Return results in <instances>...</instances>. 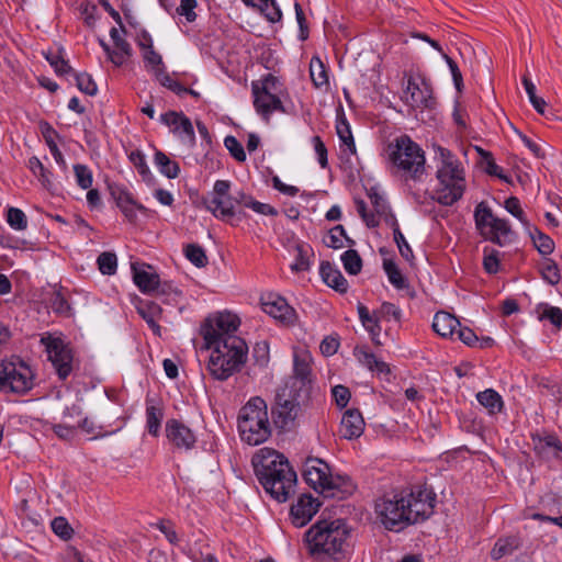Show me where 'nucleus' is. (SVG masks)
Segmentation results:
<instances>
[{
	"mask_svg": "<svg viewBox=\"0 0 562 562\" xmlns=\"http://www.w3.org/2000/svg\"><path fill=\"white\" fill-rule=\"evenodd\" d=\"M41 344L45 347L58 378L66 380L74 370V352L60 336L44 334Z\"/></svg>",
	"mask_w": 562,
	"mask_h": 562,
	"instance_id": "12",
	"label": "nucleus"
},
{
	"mask_svg": "<svg viewBox=\"0 0 562 562\" xmlns=\"http://www.w3.org/2000/svg\"><path fill=\"white\" fill-rule=\"evenodd\" d=\"M137 312L142 316L143 319L148 324L149 328L156 336L161 335V328L157 323V319L160 318L162 314V308L160 305L154 301H140L137 306Z\"/></svg>",
	"mask_w": 562,
	"mask_h": 562,
	"instance_id": "28",
	"label": "nucleus"
},
{
	"mask_svg": "<svg viewBox=\"0 0 562 562\" xmlns=\"http://www.w3.org/2000/svg\"><path fill=\"white\" fill-rule=\"evenodd\" d=\"M33 386L31 368L19 358L0 362V392L25 394Z\"/></svg>",
	"mask_w": 562,
	"mask_h": 562,
	"instance_id": "9",
	"label": "nucleus"
},
{
	"mask_svg": "<svg viewBox=\"0 0 562 562\" xmlns=\"http://www.w3.org/2000/svg\"><path fill=\"white\" fill-rule=\"evenodd\" d=\"M344 239L347 240L348 245H352L353 241L346 235V231L342 225L333 227L327 236L324 238V243L327 247L339 249L345 246Z\"/></svg>",
	"mask_w": 562,
	"mask_h": 562,
	"instance_id": "38",
	"label": "nucleus"
},
{
	"mask_svg": "<svg viewBox=\"0 0 562 562\" xmlns=\"http://www.w3.org/2000/svg\"><path fill=\"white\" fill-rule=\"evenodd\" d=\"M522 85L532 106L536 109L538 113L544 114L547 102L542 98L537 97L536 86L533 85V82L527 76H524Z\"/></svg>",
	"mask_w": 562,
	"mask_h": 562,
	"instance_id": "47",
	"label": "nucleus"
},
{
	"mask_svg": "<svg viewBox=\"0 0 562 562\" xmlns=\"http://www.w3.org/2000/svg\"><path fill=\"white\" fill-rule=\"evenodd\" d=\"M29 168L31 169L33 175L40 180V182L45 189H52V172L44 167V165L37 157L33 156L29 159Z\"/></svg>",
	"mask_w": 562,
	"mask_h": 562,
	"instance_id": "39",
	"label": "nucleus"
},
{
	"mask_svg": "<svg viewBox=\"0 0 562 562\" xmlns=\"http://www.w3.org/2000/svg\"><path fill=\"white\" fill-rule=\"evenodd\" d=\"M224 145L229 151V154L239 162H244L246 160V153L244 150L243 145L238 142V139L234 136H226L224 139Z\"/></svg>",
	"mask_w": 562,
	"mask_h": 562,
	"instance_id": "56",
	"label": "nucleus"
},
{
	"mask_svg": "<svg viewBox=\"0 0 562 562\" xmlns=\"http://www.w3.org/2000/svg\"><path fill=\"white\" fill-rule=\"evenodd\" d=\"M231 182L228 180H216L213 186L211 198L203 200V205L216 218L231 221L235 214L234 199L229 194Z\"/></svg>",
	"mask_w": 562,
	"mask_h": 562,
	"instance_id": "13",
	"label": "nucleus"
},
{
	"mask_svg": "<svg viewBox=\"0 0 562 562\" xmlns=\"http://www.w3.org/2000/svg\"><path fill=\"white\" fill-rule=\"evenodd\" d=\"M540 318L549 319L557 328H561L562 310L560 307L546 305Z\"/></svg>",
	"mask_w": 562,
	"mask_h": 562,
	"instance_id": "64",
	"label": "nucleus"
},
{
	"mask_svg": "<svg viewBox=\"0 0 562 562\" xmlns=\"http://www.w3.org/2000/svg\"><path fill=\"white\" fill-rule=\"evenodd\" d=\"M291 390L308 393L311 384V357L308 353H295Z\"/></svg>",
	"mask_w": 562,
	"mask_h": 562,
	"instance_id": "19",
	"label": "nucleus"
},
{
	"mask_svg": "<svg viewBox=\"0 0 562 562\" xmlns=\"http://www.w3.org/2000/svg\"><path fill=\"white\" fill-rule=\"evenodd\" d=\"M520 547V540L518 537L512 536L504 539H498L492 549L491 555L494 560L512 554L515 550Z\"/></svg>",
	"mask_w": 562,
	"mask_h": 562,
	"instance_id": "34",
	"label": "nucleus"
},
{
	"mask_svg": "<svg viewBox=\"0 0 562 562\" xmlns=\"http://www.w3.org/2000/svg\"><path fill=\"white\" fill-rule=\"evenodd\" d=\"M436 494L426 485H414L375 501L374 512L381 525L390 531L424 521L434 513Z\"/></svg>",
	"mask_w": 562,
	"mask_h": 562,
	"instance_id": "1",
	"label": "nucleus"
},
{
	"mask_svg": "<svg viewBox=\"0 0 562 562\" xmlns=\"http://www.w3.org/2000/svg\"><path fill=\"white\" fill-rule=\"evenodd\" d=\"M261 305L265 313L286 325L294 324L296 319L295 310L288 304L285 299L276 293L262 295Z\"/></svg>",
	"mask_w": 562,
	"mask_h": 562,
	"instance_id": "15",
	"label": "nucleus"
},
{
	"mask_svg": "<svg viewBox=\"0 0 562 562\" xmlns=\"http://www.w3.org/2000/svg\"><path fill=\"white\" fill-rule=\"evenodd\" d=\"M154 293L156 296L161 297L164 303H177L181 296V291L170 282H160L158 288H155Z\"/></svg>",
	"mask_w": 562,
	"mask_h": 562,
	"instance_id": "42",
	"label": "nucleus"
},
{
	"mask_svg": "<svg viewBox=\"0 0 562 562\" xmlns=\"http://www.w3.org/2000/svg\"><path fill=\"white\" fill-rule=\"evenodd\" d=\"M52 429L58 438L67 441L72 440L77 434V425L68 420L54 424Z\"/></svg>",
	"mask_w": 562,
	"mask_h": 562,
	"instance_id": "51",
	"label": "nucleus"
},
{
	"mask_svg": "<svg viewBox=\"0 0 562 562\" xmlns=\"http://www.w3.org/2000/svg\"><path fill=\"white\" fill-rule=\"evenodd\" d=\"M183 144L192 147L195 144V134L193 125L188 116L184 115L180 124L179 133H175Z\"/></svg>",
	"mask_w": 562,
	"mask_h": 562,
	"instance_id": "53",
	"label": "nucleus"
},
{
	"mask_svg": "<svg viewBox=\"0 0 562 562\" xmlns=\"http://www.w3.org/2000/svg\"><path fill=\"white\" fill-rule=\"evenodd\" d=\"M319 502L312 495H301L295 504L291 507V518L295 527L305 526L317 513Z\"/></svg>",
	"mask_w": 562,
	"mask_h": 562,
	"instance_id": "20",
	"label": "nucleus"
},
{
	"mask_svg": "<svg viewBox=\"0 0 562 562\" xmlns=\"http://www.w3.org/2000/svg\"><path fill=\"white\" fill-rule=\"evenodd\" d=\"M97 263L102 274L112 276L116 272L117 258L113 252H102L99 255Z\"/></svg>",
	"mask_w": 562,
	"mask_h": 562,
	"instance_id": "49",
	"label": "nucleus"
},
{
	"mask_svg": "<svg viewBox=\"0 0 562 562\" xmlns=\"http://www.w3.org/2000/svg\"><path fill=\"white\" fill-rule=\"evenodd\" d=\"M329 474V467L321 459L310 458L306 460L303 476L306 483L315 491L322 493L324 487L328 486L327 480Z\"/></svg>",
	"mask_w": 562,
	"mask_h": 562,
	"instance_id": "18",
	"label": "nucleus"
},
{
	"mask_svg": "<svg viewBox=\"0 0 562 562\" xmlns=\"http://www.w3.org/2000/svg\"><path fill=\"white\" fill-rule=\"evenodd\" d=\"M252 465L255 469L256 475H265L268 471H273V469H279L280 463H289L288 459L271 448H261L258 450L252 457Z\"/></svg>",
	"mask_w": 562,
	"mask_h": 562,
	"instance_id": "21",
	"label": "nucleus"
},
{
	"mask_svg": "<svg viewBox=\"0 0 562 562\" xmlns=\"http://www.w3.org/2000/svg\"><path fill=\"white\" fill-rule=\"evenodd\" d=\"M183 255L192 265L198 268H204L209 263L205 250L199 244H187L183 247Z\"/></svg>",
	"mask_w": 562,
	"mask_h": 562,
	"instance_id": "36",
	"label": "nucleus"
},
{
	"mask_svg": "<svg viewBox=\"0 0 562 562\" xmlns=\"http://www.w3.org/2000/svg\"><path fill=\"white\" fill-rule=\"evenodd\" d=\"M483 267L490 274H495L498 272L499 258L497 250L484 248Z\"/></svg>",
	"mask_w": 562,
	"mask_h": 562,
	"instance_id": "57",
	"label": "nucleus"
},
{
	"mask_svg": "<svg viewBox=\"0 0 562 562\" xmlns=\"http://www.w3.org/2000/svg\"><path fill=\"white\" fill-rule=\"evenodd\" d=\"M392 164L404 172L406 178L420 180L425 173V155L418 144L407 135H402L387 146Z\"/></svg>",
	"mask_w": 562,
	"mask_h": 562,
	"instance_id": "6",
	"label": "nucleus"
},
{
	"mask_svg": "<svg viewBox=\"0 0 562 562\" xmlns=\"http://www.w3.org/2000/svg\"><path fill=\"white\" fill-rule=\"evenodd\" d=\"M74 172L76 177L77 184L83 189L88 190L92 186L93 177L91 170L81 164H77L74 166Z\"/></svg>",
	"mask_w": 562,
	"mask_h": 562,
	"instance_id": "52",
	"label": "nucleus"
},
{
	"mask_svg": "<svg viewBox=\"0 0 562 562\" xmlns=\"http://www.w3.org/2000/svg\"><path fill=\"white\" fill-rule=\"evenodd\" d=\"M76 82H77V87L80 91H82L89 95H94L97 93V85L92 80L90 75H88L86 72L77 74Z\"/></svg>",
	"mask_w": 562,
	"mask_h": 562,
	"instance_id": "61",
	"label": "nucleus"
},
{
	"mask_svg": "<svg viewBox=\"0 0 562 562\" xmlns=\"http://www.w3.org/2000/svg\"><path fill=\"white\" fill-rule=\"evenodd\" d=\"M435 159L439 161L436 177L439 188L436 200L442 205H452L459 201L465 189L464 169L457 156L449 149L435 145Z\"/></svg>",
	"mask_w": 562,
	"mask_h": 562,
	"instance_id": "3",
	"label": "nucleus"
},
{
	"mask_svg": "<svg viewBox=\"0 0 562 562\" xmlns=\"http://www.w3.org/2000/svg\"><path fill=\"white\" fill-rule=\"evenodd\" d=\"M154 162L159 172L169 179H175L180 173V167L177 161L171 160L165 153L156 150Z\"/></svg>",
	"mask_w": 562,
	"mask_h": 562,
	"instance_id": "32",
	"label": "nucleus"
},
{
	"mask_svg": "<svg viewBox=\"0 0 562 562\" xmlns=\"http://www.w3.org/2000/svg\"><path fill=\"white\" fill-rule=\"evenodd\" d=\"M327 483L328 486L322 492L326 497L345 498L356 491V485L348 475L329 474Z\"/></svg>",
	"mask_w": 562,
	"mask_h": 562,
	"instance_id": "25",
	"label": "nucleus"
},
{
	"mask_svg": "<svg viewBox=\"0 0 562 562\" xmlns=\"http://www.w3.org/2000/svg\"><path fill=\"white\" fill-rule=\"evenodd\" d=\"M393 238L398 248L401 256L406 260L413 259L414 258L413 250H412L411 246L408 245L407 240L405 239L400 227L395 228V234L393 235Z\"/></svg>",
	"mask_w": 562,
	"mask_h": 562,
	"instance_id": "60",
	"label": "nucleus"
},
{
	"mask_svg": "<svg viewBox=\"0 0 562 562\" xmlns=\"http://www.w3.org/2000/svg\"><path fill=\"white\" fill-rule=\"evenodd\" d=\"M7 222L15 231H24L27 227V217L25 213L18 207H9L7 211Z\"/></svg>",
	"mask_w": 562,
	"mask_h": 562,
	"instance_id": "48",
	"label": "nucleus"
},
{
	"mask_svg": "<svg viewBox=\"0 0 562 562\" xmlns=\"http://www.w3.org/2000/svg\"><path fill=\"white\" fill-rule=\"evenodd\" d=\"M239 324V318L235 314L229 312L220 313L214 324H205L202 327V335L206 347L212 348L213 345L223 344L227 337H236L234 333Z\"/></svg>",
	"mask_w": 562,
	"mask_h": 562,
	"instance_id": "14",
	"label": "nucleus"
},
{
	"mask_svg": "<svg viewBox=\"0 0 562 562\" xmlns=\"http://www.w3.org/2000/svg\"><path fill=\"white\" fill-rule=\"evenodd\" d=\"M336 131L341 143L348 147L351 154H356V144L350 125L346 117H340L337 120Z\"/></svg>",
	"mask_w": 562,
	"mask_h": 562,
	"instance_id": "43",
	"label": "nucleus"
},
{
	"mask_svg": "<svg viewBox=\"0 0 562 562\" xmlns=\"http://www.w3.org/2000/svg\"><path fill=\"white\" fill-rule=\"evenodd\" d=\"M364 425V419L358 409H348L342 415L339 432L345 439H356L362 435Z\"/></svg>",
	"mask_w": 562,
	"mask_h": 562,
	"instance_id": "24",
	"label": "nucleus"
},
{
	"mask_svg": "<svg viewBox=\"0 0 562 562\" xmlns=\"http://www.w3.org/2000/svg\"><path fill=\"white\" fill-rule=\"evenodd\" d=\"M476 400L491 415L501 413L504 407L502 396L493 389H486L479 392L476 394Z\"/></svg>",
	"mask_w": 562,
	"mask_h": 562,
	"instance_id": "31",
	"label": "nucleus"
},
{
	"mask_svg": "<svg viewBox=\"0 0 562 562\" xmlns=\"http://www.w3.org/2000/svg\"><path fill=\"white\" fill-rule=\"evenodd\" d=\"M155 78L160 82L161 86L166 87L178 95L188 91V88L183 87L179 81L172 79L171 76L166 72V70L157 72V77Z\"/></svg>",
	"mask_w": 562,
	"mask_h": 562,
	"instance_id": "55",
	"label": "nucleus"
},
{
	"mask_svg": "<svg viewBox=\"0 0 562 562\" xmlns=\"http://www.w3.org/2000/svg\"><path fill=\"white\" fill-rule=\"evenodd\" d=\"M406 102L414 108H434L436 101L432 97V88L430 83L422 79V83H417L414 78L407 80V87L404 91Z\"/></svg>",
	"mask_w": 562,
	"mask_h": 562,
	"instance_id": "17",
	"label": "nucleus"
},
{
	"mask_svg": "<svg viewBox=\"0 0 562 562\" xmlns=\"http://www.w3.org/2000/svg\"><path fill=\"white\" fill-rule=\"evenodd\" d=\"M319 273L323 281L334 290L346 293L348 290V281L342 273L330 262L323 261L319 267Z\"/></svg>",
	"mask_w": 562,
	"mask_h": 562,
	"instance_id": "27",
	"label": "nucleus"
},
{
	"mask_svg": "<svg viewBox=\"0 0 562 562\" xmlns=\"http://www.w3.org/2000/svg\"><path fill=\"white\" fill-rule=\"evenodd\" d=\"M211 349L206 368L215 380H227L246 363L248 346L240 337H227L223 344L213 345Z\"/></svg>",
	"mask_w": 562,
	"mask_h": 562,
	"instance_id": "5",
	"label": "nucleus"
},
{
	"mask_svg": "<svg viewBox=\"0 0 562 562\" xmlns=\"http://www.w3.org/2000/svg\"><path fill=\"white\" fill-rule=\"evenodd\" d=\"M271 23L280 22L282 19V12L276 0H260L256 3V7Z\"/></svg>",
	"mask_w": 562,
	"mask_h": 562,
	"instance_id": "44",
	"label": "nucleus"
},
{
	"mask_svg": "<svg viewBox=\"0 0 562 562\" xmlns=\"http://www.w3.org/2000/svg\"><path fill=\"white\" fill-rule=\"evenodd\" d=\"M267 493L280 503L286 502L296 483V473L289 463H280L279 469L268 471L265 475H257Z\"/></svg>",
	"mask_w": 562,
	"mask_h": 562,
	"instance_id": "11",
	"label": "nucleus"
},
{
	"mask_svg": "<svg viewBox=\"0 0 562 562\" xmlns=\"http://www.w3.org/2000/svg\"><path fill=\"white\" fill-rule=\"evenodd\" d=\"M345 270L352 276L358 274L362 268V260L357 250L348 249L341 255Z\"/></svg>",
	"mask_w": 562,
	"mask_h": 562,
	"instance_id": "45",
	"label": "nucleus"
},
{
	"mask_svg": "<svg viewBox=\"0 0 562 562\" xmlns=\"http://www.w3.org/2000/svg\"><path fill=\"white\" fill-rule=\"evenodd\" d=\"M198 7L196 0H181L180 5L177 8V13L186 18L188 22H194L196 19L195 8Z\"/></svg>",
	"mask_w": 562,
	"mask_h": 562,
	"instance_id": "62",
	"label": "nucleus"
},
{
	"mask_svg": "<svg viewBox=\"0 0 562 562\" xmlns=\"http://www.w3.org/2000/svg\"><path fill=\"white\" fill-rule=\"evenodd\" d=\"M251 91L254 108L265 121H269L273 112H285L281 101L283 85L276 76L268 74L260 80L252 81Z\"/></svg>",
	"mask_w": 562,
	"mask_h": 562,
	"instance_id": "7",
	"label": "nucleus"
},
{
	"mask_svg": "<svg viewBox=\"0 0 562 562\" xmlns=\"http://www.w3.org/2000/svg\"><path fill=\"white\" fill-rule=\"evenodd\" d=\"M474 220L476 228L485 239L499 246L513 241L515 234L508 222L496 217L485 202L476 205Z\"/></svg>",
	"mask_w": 562,
	"mask_h": 562,
	"instance_id": "8",
	"label": "nucleus"
},
{
	"mask_svg": "<svg viewBox=\"0 0 562 562\" xmlns=\"http://www.w3.org/2000/svg\"><path fill=\"white\" fill-rule=\"evenodd\" d=\"M162 419V405L154 398H146V428L151 436L159 435Z\"/></svg>",
	"mask_w": 562,
	"mask_h": 562,
	"instance_id": "29",
	"label": "nucleus"
},
{
	"mask_svg": "<svg viewBox=\"0 0 562 562\" xmlns=\"http://www.w3.org/2000/svg\"><path fill=\"white\" fill-rule=\"evenodd\" d=\"M296 392L285 386L276 395V403L271 408V417L274 426L282 431L292 430L301 413L300 394Z\"/></svg>",
	"mask_w": 562,
	"mask_h": 562,
	"instance_id": "10",
	"label": "nucleus"
},
{
	"mask_svg": "<svg viewBox=\"0 0 562 562\" xmlns=\"http://www.w3.org/2000/svg\"><path fill=\"white\" fill-rule=\"evenodd\" d=\"M527 231L529 233L530 238L532 239V243L535 247L538 249V251L543 255H550L554 250V241L553 239L539 231L536 226L529 225L527 227Z\"/></svg>",
	"mask_w": 562,
	"mask_h": 562,
	"instance_id": "33",
	"label": "nucleus"
},
{
	"mask_svg": "<svg viewBox=\"0 0 562 562\" xmlns=\"http://www.w3.org/2000/svg\"><path fill=\"white\" fill-rule=\"evenodd\" d=\"M504 207L513 216H515L526 228L529 227L530 223L526 218L525 212L520 206V201L516 196H509L504 202Z\"/></svg>",
	"mask_w": 562,
	"mask_h": 562,
	"instance_id": "50",
	"label": "nucleus"
},
{
	"mask_svg": "<svg viewBox=\"0 0 562 562\" xmlns=\"http://www.w3.org/2000/svg\"><path fill=\"white\" fill-rule=\"evenodd\" d=\"M110 192L112 198L115 200L117 207L124 214V216L130 221L134 222L136 220V211L145 210V207L140 204H137L132 194L122 186H111Z\"/></svg>",
	"mask_w": 562,
	"mask_h": 562,
	"instance_id": "23",
	"label": "nucleus"
},
{
	"mask_svg": "<svg viewBox=\"0 0 562 562\" xmlns=\"http://www.w3.org/2000/svg\"><path fill=\"white\" fill-rule=\"evenodd\" d=\"M383 269L387 276L390 283L397 290H403L408 286L406 278L402 274L396 263L393 260L385 259L383 261Z\"/></svg>",
	"mask_w": 562,
	"mask_h": 562,
	"instance_id": "37",
	"label": "nucleus"
},
{
	"mask_svg": "<svg viewBox=\"0 0 562 562\" xmlns=\"http://www.w3.org/2000/svg\"><path fill=\"white\" fill-rule=\"evenodd\" d=\"M460 327V322L453 315L447 312H437L432 321V329L439 336L447 338L456 335L457 328Z\"/></svg>",
	"mask_w": 562,
	"mask_h": 562,
	"instance_id": "30",
	"label": "nucleus"
},
{
	"mask_svg": "<svg viewBox=\"0 0 562 562\" xmlns=\"http://www.w3.org/2000/svg\"><path fill=\"white\" fill-rule=\"evenodd\" d=\"M349 532L342 519H323L306 531L305 540L312 555L339 561L345 557Z\"/></svg>",
	"mask_w": 562,
	"mask_h": 562,
	"instance_id": "2",
	"label": "nucleus"
},
{
	"mask_svg": "<svg viewBox=\"0 0 562 562\" xmlns=\"http://www.w3.org/2000/svg\"><path fill=\"white\" fill-rule=\"evenodd\" d=\"M359 362L373 371L376 357L367 347H356L353 351Z\"/></svg>",
	"mask_w": 562,
	"mask_h": 562,
	"instance_id": "63",
	"label": "nucleus"
},
{
	"mask_svg": "<svg viewBox=\"0 0 562 562\" xmlns=\"http://www.w3.org/2000/svg\"><path fill=\"white\" fill-rule=\"evenodd\" d=\"M142 52L146 69L153 71L155 77H157V72L166 70L161 55L154 47H147Z\"/></svg>",
	"mask_w": 562,
	"mask_h": 562,
	"instance_id": "40",
	"label": "nucleus"
},
{
	"mask_svg": "<svg viewBox=\"0 0 562 562\" xmlns=\"http://www.w3.org/2000/svg\"><path fill=\"white\" fill-rule=\"evenodd\" d=\"M50 526L54 533L63 540H68L71 538L74 530L65 517L59 516L54 518Z\"/></svg>",
	"mask_w": 562,
	"mask_h": 562,
	"instance_id": "54",
	"label": "nucleus"
},
{
	"mask_svg": "<svg viewBox=\"0 0 562 562\" xmlns=\"http://www.w3.org/2000/svg\"><path fill=\"white\" fill-rule=\"evenodd\" d=\"M147 269H151V267L145 265L142 267H138L135 263L132 265L134 283L138 286L140 292L150 294L154 293L155 288H158L160 278L156 272H150Z\"/></svg>",
	"mask_w": 562,
	"mask_h": 562,
	"instance_id": "26",
	"label": "nucleus"
},
{
	"mask_svg": "<svg viewBox=\"0 0 562 562\" xmlns=\"http://www.w3.org/2000/svg\"><path fill=\"white\" fill-rule=\"evenodd\" d=\"M165 430L169 442L179 450H190L196 442L193 430L178 419L167 420Z\"/></svg>",
	"mask_w": 562,
	"mask_h": 562,
	"instance_id": "16",
	"label": "nucleus"
},
{
	"mask_svg": "<svg viewBox=\"0 0 562 562\" xmlns=\"http://www.w3.org/2000/svg\"><path fill=\"white\" fill-rule=\"evenodd\" d=\"M237 427L241 441L258 446L271 436L268 405L260 396H252L239 409Z\"/></svg>",
	"mask_w": 562,
	"mask_h": 562,
	"instance_id": "4",
	"label": "nucleus"
},
{
	"mask_svg": "<svg viewBox=\"0 0 562 562\" xmlns=\"http://www.w3.org/2000/svg\"><path fill=\"white\" fill-rule=\"evenodd\" d=\"M310 76L313 85L321 89L328 86V75L324 63L318 57H313L310 63Z\"/></svg>",
	"mask_w": 562,
	"mask_h": 562,
	"instance_id": "35",
	"label": "nucleus"
},
{
	"mask_svg": "<svg viewBox=\"0 0 562 562\" xmlns=\"http://www.w3.org/2000/svg\"><path fill=\"white\" fill-rule=\"evenodd\" d=\"M45 57L57 75L63 76L72 71L68 60L61 56L60 49L49 50L45 54Z\"/></svg>",
	"mask_w": 562,
	"mask_h": 562,
	"instance_id": "41",
	"label": "nucleus"
},
{
	"mask_svg": "<svg viewBox=\"0 0 562 562\" xmlns=\"http://www.w3.org/2000/svg\"><path fill=\"white\" fill-rule=\"evenodd\" d=\"M184 114L182 112L168 111L160 115V122L167 125L172 133H179Z\"/></svg>",
	"mask_w": 562,
	"mask_h": 562,
	"instance_id": "58",
	"label": "nucleus"
},
{
	"mask_svg": "<svg viewBox=\"0 0 562 562\" xmlns=\"http://www.w3.org/2000/svg\"><path fill=\"white\" fill-rule=\"evenodd\" d=\"M536 453L543 460L562 462V442L555 435L532 438Z\"/></svg>",
	"mask_w": 562,
	"mask_h": 562,
	"instance_id": "22",
	"label": "nucleus"
},
{
	"mask_svg": "<svg viewBox=\"0 0 562 562\" xmlns=\"http://www.w3.org/2000/svg\"><path fill=\"white\" fill-rule=\"evenodd\" d=\"M375 315H379V318L390 319L393 318L396 322L401 321L402 312L401 310L393 303L383 302L379 310L375 311Z\"/></svg>",
	"mask_w": 562,
	"mask_h": 562,
	"instance_id": "59",
	"label": "nucleus"
},
{
	"mask_svg": "<svg viewBox=\"0 0 562 562\" xmlns=\"http://www.w3.org/2000/svg\"><path fill=\"white\" fill-rule=\"evenodd\" d=\"M540 272L542 278L551 285H555L560 282L561 276L558 265L550 258H546L541 266Z\"/></svg>",
	"mask_w": 562,
	"mask_h": 562,
	"instance_id": "46",
	"label": "nucleus"
}]
</instances>
